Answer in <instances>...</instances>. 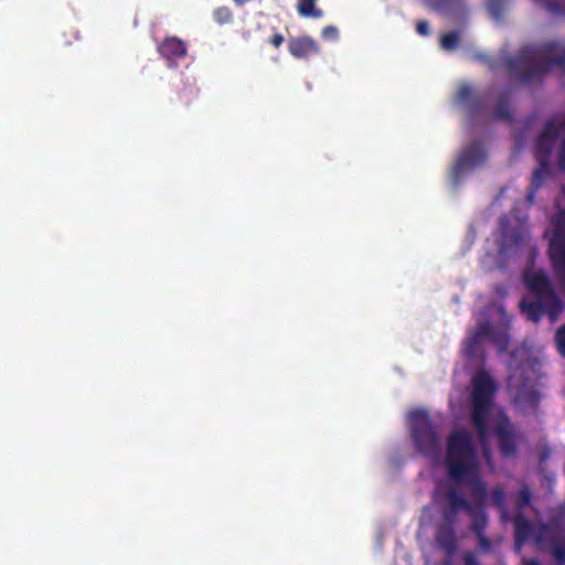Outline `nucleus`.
I'll use <instances>...</instances> for the list:
<instances>
[{
	"label": "nucleus",
	"mask_w": 565,
	"mask_h": 565,
	"mask_svg": "<svg viewBox=\"0 0 565 565\" xmlns=\"http://www.w3.org/2000/svg\"><path fill=\"white\" fill-rule=\"evenodd\" d=\"M321 36L326 41H335L339 38V31L334 25H327L322 29Z\"/></svg>",
	"instance_id": "2f4dec72"
},
{
	"label": "nucleus",
	"mask_w": 565,
	"mask_h": 565,
	"mask_svg": "<svg viewBox=\"0 0 565 565\" xmlns=\"http://www.w3.org/2000/svg\"><path fill=\"white\" fill-rule=\"evenodd\" d=\"M507 0H487V7L491 17L501 20L503 17Z\"/></svg>",
	"instance_id": "5701e85b"
},
{
	"label": "nucleus",
	"mask_w": 565,
	"mask_h": 565,
	"mask_svg": "<svg viewBox=\"0 0 565 565\" xmlns=\"http://www.w3.org/2000/svg\"><path fill=\"white\" fill-rule=\"evenodd\" d=\"M446 508L456 511H468L471 510L472 503L454 486H449L444 493Z\"/></svg>",
	"instance_id": "f3484780"
},
{
	"label": "nucleus",
	"mask_w": 565,
	"mask_h": 565,
	"mask_svg": "<svg viewBox=\"0 0 565 565\" xmlns=\"http://www.w3.org/2000/svg\"><path fill=\"white\" fill-rule=\"evenodd\" d=\"M455 556L456 554H445V558L443 559L441 565H455Z\"/></svg>",
	"instance_id": "e433bc0d"
},
{
	"label": "nucleus",
	"mask_w": 565,
	"mask_h": 565,
	"mask_svg": "<svg viewBox=\"0 0 565 565\" xmlns=\"http://www.w3.org/2000/svg\"><path fill=\"white\" fill-rule=\"evenodd\" d=\"M158 53L167 61L169 67H175L179 60L188 55V44L178 36L164 38L157 47Z\"/></svg>",
	"instance_id": "9d476101"
},
{
	"label": "nucleus",
	"mask_w": 565,
	"mask_h": 565,
	"mask_svg": "<svg viewBox=\"0 0 565 565\" xmlns=\"http://www.w3.org/2000/svg\"><path fill=\"white\" fill-rule=\"evenodd\" d=\"M562 135V127L558 117H552L546 120L541 134L537 136L534 145L536 161L550 162L555 140Z\"/></svg>",
	"instance_id": "423d86ee"
},
{
	"label": "nucleus",
	"mask_w": 565,
	"mask_h": 565,
	"mask_svg": "<svg viewBox=\"0 0 565 565\" xmlns=\"http://www.w3.org/2000/svg\"><path fill=\"white\" fill-rule=\"evenodd\" d=\"M472 98V88L469 85H461L457 92V99L460 103L468 104Z\"/></svg>",
	"instance_id": "c85d7f7f"
},
{
	"label": "nucleus",
	"mask_w": 565,
	"mask_h": 565,
	"mask_svg": "<svg viewBox=\"0 0 565 565\" xmlns=\"http://www.w3.org/2000/svg\"><path fill=\"white\" fill-rule=\"evenodd\" d=\"M318 0H298L296 4L297 12L303 18L320 19L323 15L321 9L316 8Z\"/></svg>",
	"instance_id": "aec40b11"
},
{
	"label": "nucleus",
	"mask_w": 565,
	"mask_h": 565,
	"mask_svg": "<svg viewBox=\"0 0 565 565\" xmlns=\"http://www.w3.org/2000/svg\"><path fill=\"white\" fill-rule=\"evenodd\" d=\"M462 561L465 565H480V562L472 552H465L462 554Z\"/></svg>",
	"instance_id": "f704fd0d"
},
{
	"label": "nucleus",
	"mask_w": 565,
	"mask_h": 565,
	"mask_svg": "<svg viewBox=\"0 0 565 565\" xmlns=\"http://www.w3.org/2000/svg\"><path fill=\"white\" fill-rule=\"evenodd\" d=\"M214 17L220 23H227L233 18L231 10L226 7L216 9L214 11Z\"/></svg>",
	"instance_id": "c756f323"
},
{
	"label": "nucleus",
	"mask_w": 565,
	"mask_h": 565,
	"mask_svg": "<svg viewBox=\"0 0 565 565\" xmlns=\"http://www.w3.org/2000/svg\"><path fill=\"white\" fill-rule=\"evenodd\" d=\"M472 385L471 422L479 436L484 438L488 435V422L497 385L486 371H480L472 377Z\"/></svg>",
	"instance_id": "20e7f679"
},
{
	"label": "nucleus",
	"mask_w": 565,
	"mask_h": 565,
	"mask_svg": "<svg viewBox=\"0 0 565 565\" xmlns=\"http://www.w3.org/2000/svg\"><path fill=\"white\" fill-rule=\"evenodd\" d=\"M458 513L459 511L443 507L441 509V523L439 525L441 526H449L455 529V525L458 520Z\"/></svg>",
	"instance_id": "b1692460"
},
{
	"label": "nucleus",
	"mask_w": 565,
	"mask_h": 565,
	"mask_svg": "<svg viewBox=\"0 0 565 565\" xmlns=\"http://www.w3.org/2000/svg\"><path fill=\"white\" fill-rule=\"evenodd\" d=\"M532 500V494L527 486H523L518 493L516 507L519 510L524 509L530 505Z\"/></svg>",
	"instance_id": "a878e982"
},
{
	"label": "nucleus",
	"mask_w": 565,
	"mask_h": 565,
	"mask_svg": "<svg viewBox=\"0 0 565 565\" xmlns=\"http://www.w3.org/2000/svg\"><path fill=\"white\" fill-rule=\"evenodd\" d=\"M559 125L562 127V134L565 132V117L562 120H559ZM557 164L559 170L565 171V136L559 146L557 154Z\"/></svg>",
	"instance_id": "bb28decb"
},
{
	"label": "nucleus",
	"mask_w": 565,
	"mask_h": 565,
	"mask_svg": "<svg viewBox=\"0 0 565 565\" xmlns=\"http://www.w3.org/2000/svg\"><path fill=\"white\" fill-rule=\"evenodd\" d=\"M288 51L296 58H307L319 52L317 42L307 35L291 38L288 42Z\"/></svg>",
	"instance_id": "f8f14e48"
},
{
	"label": "nucleus",
	"mask_w": 565,
	"mask_h": 565,
	"mask_svg": "<svg viewBox=\"0 0 565 565\" xmlns=\"http://www.w3.org/2000/svg\"><path fill=\"white\" fill-rule=\"evenodd\" d=\"M480 106V100L479 99H475L472 103H471V107L473 108H477Z\"/></svg>",
	"instance_id": "ea45409f"
},
{
	"label": "nucleus",
	"mask_w": 565,
	"mask_h": 565,
	"mask_svg": "<svg viewBox=\"0 0 565 565\" xmlns=\"http://www.w3.org/2000/svg\"><path fill=\"white\" fill-rule=\"evenodd\" d=\"M499 228L501 233V239L499 243L500 253H508L512 247L520 245L525 236V232L522 227H511L510 217L502 215L499 220Z\"/></svg>",
	"instance_id": "9b49d317"
},
{
	"label": "nucleus",
	"mask_w": 565,
	"mask_h": 565,
	"mask_svg": "<svg viewBox=\"0 0 565 565\" xmlns=\"http://www.w3.org/2000/svg\"><path fill=\"white\" fill-rule=\"evenodd\" d=\"M459 46V33L457 31H450L445 33L440 38V47L445 51H454Z\"/></svg>",
	"instance_id": "4be33fe9"
},
{
	"label": "nucleus",
	"mask_w": 565,
	"mask_h": 565,
	"mask_svg": "<svg viewBox=\"0 0 565 565\" xmlns=\"http://www.w3.org/2000/svg\"><path fill=\"white\" fill-rule=\"evenodd\" d=\"M550 162L537 161V167L533 171L531 183L526 193V200L530 204L534 202L537 190L541 188L545 179L550 175Z\"/></svg>",
	"instance_id": "dca6fc26"
},
{
	"label": "nucleus",
	"mask_w": 565,
	"mask_h": 565,
	"mask_svg": "<svg viewBox=\"0 0 565 565\" xmlns=\"http://www.w3.org/2000/svg\"><path fill=\"white\" fill-rule=\"evenodd\" d=\"M523 279L529 295L520 301L522 313L533 322L541 321L544 315L555 322L564 309V303L547 275L544 271H526Z\"/></svg>",
	"instance_id": "7ed1b4c3"
},
{
	"label": "nucleus",
	"mask_w": 565,
	"mask_h": 565,
	"mask_svg": "<svg viewBox=\"0 0 565 565\" xmlns=\"http://www.w3.org/2000/svg\"><path fill=\"white\" fill-rule=\"evenodd\" d=\"M411 437L416 450L427 458H438L441 450L440 438L429 414L425 409L408 413Z\"/></svg>",
	"instance_id": "39448f33"
},
{
	"label": "nucleus",
	"mask_w": 565,
	"mask_h": 565,
	"mask_svg": "<svg viewBox=\"0 0 565 565\" xmlns=\"http://www.w3.org/2000/svg\"><path fill=\"white\" fill-rule=\"evenodd\" d=\"M494 118L497 119H503V120H507V121H512V113H511V108L509 106V102H508V97L507 96H502L499 102H498V105L494 109Z\"/></svg>",
	"instance_id": "412c9836"
},
{
	"label": "nucleus",
	"mask_w": 565,
	"mask_h": 565,
	"mask_svg": "<svg viewBox=\"0 0 565 565\" xmlns=\"http://www.w3.org/2000/svg\"><path fill=\"white\" fill-rule=\"evenodd\" d=\"M545 8L548 12L559 13L563 11V6L556 0H536Z\"/></svg>",
	"instance_id": "7c9ffc66"
},
{
	"label": "nucleus",
	"mask_w": 565,
	"mask_h": 565,
	"mask_svg": "<svg viewBox=\"0 0 565 565\" xmlns=\"http://www.w3.org/2000/svg\"><path fill=\"white\" fill-rule=\"evenodd\" d=\"M535 543L542 545L544 540L550 543L551 554L559 564H565V534L559 529H550L542 524L540 531L534 535Z\"/></svg>",
	"instance_id": "1a4fd4ad"
},
{
	"label": "nucleus",
	"mask_w": 565,
	"mask_h": 565,
	"mask_svg": "<svg viewBox=\"0 0 565 565\" xmlns=\"http://www.w3.org/2000/svg\"><path fill=\"white\" fill-rule=\"evenodd\" d=\"M514 544L518 551L530 540L533 535V524L521 513H518L514 519Z\"/></svg>",
	"instance_id": "2eb2a0df"
},
{
	"label": "nucleus",
	"mask_w": 565,
	"mask_h": 565,
	"mask_svg": "<svg viewBox=\"0 0 565 565\" xmlns=\"http://www.w3.org/2000/svg\"><path fill=\"white\" fill-rule=\"evenodd\" d=\"M505 66L522 84L541 82L554 66L565 70V45L559 49L555 41L523 45L515 55L507 58Z\"/></svg>",
	"instance_id": "f03ea898"
},
{
	"label": "nucleus",
	"mask_w": 565,
	"mask_h": 565,
	"mask_svg": "<svg viewBox=\"0 0 565 565\" xmlns=\"http://www.w3.org/2000/svg\"><path fill=\"white\" fill-rule=\"evenodd\" d=\"M235 2L236 6L238 7H242L248 2H250L252 0H233Z\"/></svg>",
	"instance_id": "58836bf2"
},
{
	"label": "nucleus",
	"mask_w": 565,
	"mask_h": 565,
	"mask_svg": "<svg viewBox=\"0 0 565 565\" xmlns=\"http://www.w3.org/2000/svg\"><path fill=\"white\" fill-rule=\"evenodd\" d=\"M494 434L502 457H513L516 454V436L514 425L508 416H501L498 419L494 426Z\"/></svg>",
	"instance_id": "6e6552de"
},
{
	"label": "nucleus",
	"mask_w": 565,
	"mask_h": 565,
	"mask_svg": "<svg viewBox=\"0 0 565 565\" xmlns=\"http://www.w3.org/2000/svg\"><path fill=\"white\" fill-rule=\"evenodd\" d=\"M555 342L559 354L565 358V323L557 330Z\"/></svg>",
	"instance_id": "cd10ccee"
},
{
	"label": "nucleus",
	"mask_w": 565,
	"mask_h": 565,
	"mask_svg": "<svg viewBox=\"0 0 565 565\" xmlns=\"http://www.w3.org/2000/svg\"><path fill=\"white\" fill-rule=\"evenodd\" d=\"M478 540V545L482 552H490L492 548V544L490 539L486 535V533L475 534Z\"/></svg>",
	"instance_id": "473e14b6"
},
{
	"label": "nucleus",
	"mask_w": 565,
	"mask_h": 565,
	"mask_svg": "<svg viewBox=\"0 0 565 565\" xmlns=\"http://www.w3.org/2000/svg\"><path fill=\"white\" fill-rule=\"evenodd\" d=\"M435 539L437 546L444 552V554H457L458 539L455 529L438 525Z\"/></svg>",
	"instance_id": "4468645a"
},
{
	"label": "nucleus",
	"mask_w": 565,
	"mask_h": 565,
	"mask_svg": "<svg viewBox=\"0 0 565 565\" xmlns=\"http://www.w3.org/2000/svg\"><path fill=\"white\" fill-rule=\"evenodd\" d=\"M523 565H541L537 559H525Z\"/></svg>",
	"instance_id": "4c0bfd02"
},
{
	"label": "nucleus",
	"mask_w": 565,
	"mask_h": 565,
	"mask_svg": "<svg viewBox=\"0 0 565 565\" xmlns=\"http://www.w3.org/2000/svg\"><path fill=\"white\" fill-rule=\"evenodd\" d=\"M445 463L450 480L469 486L473 508H486L487 484L479 475L478 455L468 430L459 429L449 435Z\"/></svg>",
	"instance_id": "f257e3e1"
},
{
	"label": "nucleus",
	"mask_w": 565,
	"mask_h": 565,
	"mask_svg": "<svg viewBox=\"0 0 565 565\" xmlns=\"http://www.w3.org/2000/svg\"><path fill=\"white\" fill-rule=\"evenodd\" d=\"M492 504L502 513L505 512V491L503 487H495L491 494Z\"/></svg>",
	"instance_id": "393cba45"
},
{
	"label": "nucleus",
	"mask_w": 565,
	"mask_h": 565,
	"mask_svg": "<svg viewBox=\"0 0 565 565\" xmlns=\"http://www.w3.org/2000/svg\"><path fill=\"white\" fill-rule=\"evenodd\" d=\"M515 402L527 409H535L540 403V394L534 388H521L515 394Z\"/></svg>",
	"instance_id": "a211bd4d"
},
{
	"label": "nucleus",
	"mask_w": 565,
	"mask_h": 565,
	"mask_svg": "<svg viewBox=\"0 0 565 565\" xmlns=\"http://www.w3.org/2000/svg\"><path fill=\"white\" fill-rule=\"evenodd\" d=\"M285 41V38L281 33H275L273 36H270L269 39V43L275 46L276 49L280 47L281 44L284 43Z\"/></svg>",
	"instance_id": "c9c22d12"
},
{
	"label": "nucleus",
	"mask_w": 565,
	"mask_h": 565,
	"mask_svg": "<svg viewBox=\"0 0 565 565\" xmlns=\"http://www.w3.org/2000/svg\"><path fill=\"white\" fill-rule=\"evenodd\" d=\"M491 332L492 328L490 322L483 321L478 323L476 330L471 332L465 341V354L470 358L475 356L482 341L490 337Z\"/></svg>",
	"instance_id": "ddd939ff"
},
{
	"label": "nucleus",
	"mask_w": 565,
	"mask_h": 565,
	"mask_svg": "<svg viewBox=\"0 0 565 565\" xmlns=\"http://www.w3.org/2000/svg\"><path fill=\"white\" fill-rule=\"evenodd\" d=\"M468 514L471 518L470 529L473 534L486 533L489 520L484 508L472 507L471 510L468 511Z\"/></svg>",
	"instance_id": "6ab92c4d"
},
{
	"label": "nucleus",
	"mask_w": 565,
	"mask_h": 565,
	"mask_svg": "<svg viewBox=\"0 0 565 565\" xmlns=\"http://www.w3.org/2000/svg\"><path fill=\"white\" fill-rule=\"evenodd\" d=\"M486 159L487 152L479 141H475L462 149L452 167V179L455 182H458L467 170L482 164Z\"/></svg>",
	"instance_id": "0eeeda50"
},
{
	"label": "nucleus",
	"mask_w": 565,
	"mask_h": 565,
	"mask_svg": "<svg viewBox=\"0 0 565 565\" xmlns=\"http://www.w3.org/2000/svg\"><path fill=\"white\" fill-rule=\"evenodd\" d=\"M416 32L423 36L429 35V23L426 20L417 21L416 23Z\"/></svg>",
	"instance_id": "72a5a7b5"
}]
</instances>
